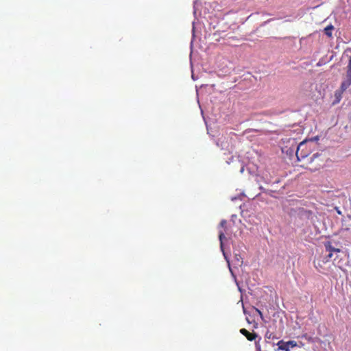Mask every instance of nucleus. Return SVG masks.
I'll list each match as a JSON object with an SVG mask.
<instances>
[{"instance_id": "nucleus-14", "label": "nucleus", "mask_w": 351, "mask_h": 351, "mask_svg": "<svg viewBox=\"0 0 351 351\" xmlns=\"http://www.w3.org/2000/svg\"><path fill=\"white\" fill-rule=\"evenodd\" d=\"M226 224V220H222L221 222H220V226L221 228H223Z\"/></svg>"}, {"instance_id": "nucleus-9", "label": "nucleus", "mask_w": 351, "mask_h": 351, "mask_svg": "<svg viewBox=\"0 0 351 351\" xmlns=\"http://www.w3.org/2000/svg\"><path fill=\"white\" fill-rule=\"evenodd\" d=\"M346 78L351 80V56L349 58V62L348 65V71L346 73Z\"/></svg>"}, {"instance_id": "nucleus-11", "label": "nucleus", "mask_w": 351, "mask_h": 351, "mask_svg": "<svg viewBox=\"0 0 351 351\" xmlns=\"http://www.w3.org/2000/svg\"><path fill=\"white\" fill-rule=\"evenodd\" d=\"M265 338L266 339H274L275 337L274 335H273V333L267 331L266 333H265Z\"/></svg>"}, {"instance_id": "nucleus-1", "label": "nucleus", "mask_w": 351, "mask_h": 351, "mask_svg": "<svg viewBox=\"0 0 351 351\" xmlns=\"http://www.w3.org/2000/svg\"><path fill=\"white\" fill-rule=\"evenodd\" d=\"M310 151L306 149V142L302 141L297 146L295 152L298 160L305 158L309 154Z\"/></svg>"}, {"instance_id": "nucleus-10", "label": "nucleus", "mask_w": 351, "mask_h": 351, "mask_svg": "<svg viewBox=\"0 0 351 351\" xmlns=\"http://www.w3.org/2000/svg\"><path fill=\"white\" fill-rule=\"evenodd\" d=\"M344 91L345 90H342L341 88L335 91V95L336 98L337 99L338 101L341 99V95Z\"/></svg>"}, {"instance_id": "nucleus-13", "label": "nucleus", "mask_w": 351, "mask_h": 351, "mask_svg": "<svg viewBox=\"0 0 351 351\" xmlns=\"http://www.w3.org/2000/svg\"><path fill=\"white\" fill-rule=\"evenodd\" d=\"M220 146L221 147L222 149H228V145H226V143H224L223 142L221 143Z\"/></svg>"}, {"instance_id": "nucleus-16", "label": "nucleus", "mask_w": 351, "mask_h": 351, "mask_svg": "<svg viewBox=\"0 0 351 351\" xmlns=\"http://www.w3.org/2000/svg\"><path fill=\"white\" fill-rule=\"evenodd\" d=\"M243 171H244V167H241V170H240V172H241V173H243Z\"/></svg>"}, {"instance_id": "nucleus-8", "label": "nucleus", "mask_w": 351, "mask_h": 351, "mask_svg": "<svg viewBox=\"0 0 351 351\" xmlns=\"http://www.w3.org/2000/svg\"><path fill=\"white\" fill-rule=\"evenodd\" d=\"M234 261L237 262V264L238 265H241L242 263H243V258L241 257V256L239 254H237L235 251L234 252Z\"/></svg>"}, {"instance_id": "nucleus-4", "label": "nucleus", "mask_w": 351, "mask_h": 351, "mask_svg": "<svg viewBox=\"0 0 351 351\" xmlns=\"http://www.w3.org/2000/svg\"><path fill=\"white\" fill-rule=\"evenodd\" d=\"M219 241H220L221 250V251L223 252V256H224L225 259L228 262V267H229L230 271L231 272L232 275L234 277L233 271H232V270L231 269V267H230V262H229L228 258L226 254L225 253V252L223 250V239L226 237L224 236L223 232L221 230H219Z\"/></svg>"}, {"instance_id": "nucleus-6", "label": "nucleus", "mask_w": 351, "mask_h": 351, "mask_svg": "<svg viewBox=\"0 0 351 351\" xmlns=\"http://www.w3.org/2000/svg\"><path fill=\"white\" fill-rule=\"evenodd\" d=\"M333 29H334V26L330 24L324 28V32L328 37L330 38L332 36V30Z\"/></svg>"}, {"instance_id": "nucleus-2", "label": "nucleus", "mask_w": 351, "mask_h": 351, "mask_svg": "<svg viewBox=\"0 0 351 351\" xmlns=\"http://www.w3.org/2000/svg\"><path fill=\"white\" fill-rule=\"evenodd\" d=\"M278 349L276 351L278 350H284V351H290L291 348L296 347L297 342L295 341H284L283 340H280L277 343Z\"/></svg>"}, {"instance_id": "nucleus-7", "label": "nucleus", "mask_w": 351, "mask_h": 351, "mask_svg": "<svg viewBox=\"0 0 351 351\" xmlns=\"http://www.w3.org/2000/svg\"><path fill=\"white\" fill-rule=\"evenodd\" d=\"M350 85L351 80L346 77V79L341 83L340 88H341L342 90H346Z\"/></svg>"}, {"instance_id": "nucleus-17", "label": "nucleus", "mask_w": 351, "mask_h": 351, "mask_svg": "<svg viewBox=\"0 0 351 351\" xmlns=\"http://www.w3.org/2000/svg\"><path fill=\"white\" fill-rule=\"evenodd\" d=\"M317 156H318V154H313V158H315V157H317Z\"/></svg>"}, {"instance_id": "nucleus-5", "label": "nucleus", "mask_w": 351, "mask_h": 351, "mask_svg": "<svg viewBox=\"0 0 351 351\" xmlns=\"http://www.w3.org/2000/svg\"><path fill=\"white\" fill-rule=\"evenodd\" d=\"M240 332L245 336L249 341H252L257 337V335L256 333H250L245 328L241 329Z\"/></svg>"}, {"instance_id": "nucleus-15", "label": "nucleus", "mask_w": 351, "mask_h": 351, "mask_svg": "<svg viewBox=\"0 0 351 351\" xmlns=\"http://www.w3.org/2000/svg\"><path fill=\"white\" fill-rule=\"evenodd\" d=\"M256 311H257L258 314L262 317H263V314H262L261 311H259L257 308H256Z\"/></svg>"}, {"instance_id": "nucleus-12", "label": "nucleus", "mask_w": 351, "mask_h": 351, "mask_svg": "<svg viewBox=\"0 0 351 351\" xmlns=\"http://www.w3.org/2000/svg\"><path fill=\"white\" fill-rule=\"evenodd\" d=\"M256 351H262L259 340L255 342Z\"/></svg>"}, {"instance_id": "nucleus-3", "label": "nucleus", "mask_w": 351, "mask_h": 351, "mask_svg": "<svg viewBox=\"0 0 351 351\" xmlns=\"http://www.w3.org/2000/svg\"><path fill=\"white\" fill-rule=\"evenodd\" d=\"M325 247L326 252H328V254L326 258V261H328L329 259L332 258L334 256V254H337V253L340 252V250L338 248L333 247L330 242H326L325 244ZM338 257L337 255H336L335 259H336Z\"/></svg>"}]
</instances>
